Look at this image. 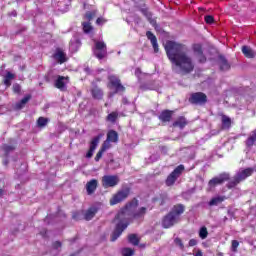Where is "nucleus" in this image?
Wrapping results in <instances>:
<instances>
[{
    "instance_id": "f257e3e1",
    "label": "nucleus",
    "mask_w": 256,
    "mask_h": 256,
    "mask_svg": "<svg viewBox=\"0 0 256 256\" xmlns=\"http://www.w3.org/2000/svg\"><path fill=\"white\" fill-rule=\"evenodd\" d=\"M137 207H139V200L137 198H133L120 209L114 218V221H118V223L111 234L110 241H117V239L123 235V231L129 227V223H131V221L145 219V215H147V208L140 207L135 211Z\"/></svg>"
},
{
    "instance_id": "f03ea898",
    "label": "nucleus",
    "mask_w": 256,
    "mask_h": 256,
    "mask_svg": "<svg viewBox=\"0 0 256 256\" xmlns=\"http://www.w3.org/2000/svg\"><path fill=\"white\" fill-rule=\"evenodd\" d=\"M164 49L171 64L178 67L182 75H189L195 71V63L193 58L185 53V45L168 40Z\"/></svg>"
},
{
    "instance_id": "7ed1b4c3",
    "label": "nucleus",
    "mask_w": 256,
    "mask_h": 256,
    "mask_svg": "<svg viewBox=\"0 0 256 256\" xmlns=\"http://www.w3.org/2000/svg\"><path fill=\"white\" fill-rule=\"evenodd\" d=\"M185 213V205L176 204L172 209L162 218L163 229H171L181 221V216Z\"/></svg>"
},
{
    "instance_id": "20e7f679",
    "label": "nucleus",
    "mask_w": 256,
    "mask_h": 256,
    "mask_svg": "<svg viewBox=\"0 0 256 256\" xmlns=\"http://www.w3.org/2000/svg\"><path fill=\"white\" fill-rule=\"evenodd\" d=\"M129 195H131V188L129 187L122 188L112 195V197L109 200V203L111 206L119 205V203H123V201H127V199L129 198Z\"/></svg>"
},
{
    "instance_id": "39448f33",
    "label": "nucleus",
    "mask_w": 256,
    "mask_h": 256,
    "mask_svg": "<svg viewBox=\"0 0 256 256\" xmlns=\"http://www.w3.org/2000/svg\"><path fill=\"white\" fill-rule=\"evenodd\" d=\"M188 101L191 105L205 107V105H207L209 101V98L207 97V94H205L204 92H194L190 94Z\"/></svg>"
},
{
    "instance_id": "423d86ee",
    "label": "nucleus",
    "mask_w": 256,
    "mask_h": 256,
    "mask_svg": "<svg viewBox=\"0 0 256 256\" xmlns=\"http://www.w3.org/2000/svg\"><path fill=\"white\" fill-rule=\"evenodd\" d=\"M108 89H114V93H125V86L121 83V79L116 75L108 76Z\"/></svg>"
},
{
    "instance_id": "0eeeda50",
    "label": "nucleus",
    "mask_w": 256,
    "mask_h": 256,
    "mask_svg": "<svg viewBox=\"0 0 256 256\" xmlns=\"http://www.w3.org/2000/svg\"><path fill=\"white\" fill-rule=\"evenodd\" d=\"M185 171V166L183 164L178 165L166 178L165 184L167 187H173L178 177H181Z\"/></svg>"
},
{
    "instance_id": "6e6552de",
    "label": "nucleus",
    "mask_w": 256,
    "mask_h": 256,
    "mask_svg": "<svg viewBox=\"0 0 256 256\" xmlns=\"http://www.w3.org/2000/svg\"><path fill=\"white\" fill-rule=\"evenodd\" d=\"M94 57L101 61L107 57V44L103 41H96L93 48Z\"/></svg>"
},
{
    "instance_id": "1a4fd4ad",
    "label": "nucleus",
    "mask_w": 256,
    "mask_h": 256,
    "mask_svg": "<svg viewBox=\"0 0 256 256\" xmlns=\"http://www.w3.org/2000/svg\"><path fill=\"white\" fill-rule=\"evenodd\" d=\"M231 179V176L229 173L223 172L219 174L218 176L213 177L208 181V187L210 189H215L217 185H223V183L229 181Z\"/></svg>"
},
{
    "instance_id": "9d476101",
    "label": "nucleus",
    "mask_w": 256,
    "mask_h": 256,
    "mask_svg": "<svg viewBox=\"0 0 256 256\" xmlns=\"http://www.w3.org/2000/svg\"><path fill=\"white\" fill-rule=\"evenodd\" d=\"M120 181L121 179H119V176L117 175H104L102 177V187H104V189H109V187H117Z\"/></svg>"
},
{
    "instance_id": "9b49d317",
    "label": "nucleus",
    "mask_w": 256,
    "mask_h": 256,
    "mask_svg": "<svg viewBox=\"0 0 256 256\" xmlns=\"http://www.w3.org/2000/svg\"><path fill=\"white\" fill-rule=\"evenodd\" d=\"M192 49L198 59V63H207V56L203 53V46L201 44H194Z\"/></svg>"
},
{
    "instance_id": "f8f14e48",
    "label": "nucleus",
    "mask_w": 256,
    "mask_h": 256,
    "mask_svg": "<svg viewBox=\"0 0 256 256\" xmlns=\"http://www.w3.org/2000/svg\"><path fill=\"white\" fill-rule=\"evenodd\" d=\"M99 141H101V135H98L92 138L90 142V148L86 153V159H91V157H93V153H95V149H97V147L99 146Z\"/></svg>"
},
{
    "instance_id": "ddd939ff",
    "label": "nucleus",
    "mask_w": 256,
    "mask_h": 256,
    "mask_svg": "<svg viewBox=\"0 0 256 256\" xmlns=\"http://www.w3.org/2000/svg\"><path fill=\"white\" fill-rule=\"evenodd\" d=\"M175 114V111L173 110H163L160 115L158 116L159 121L161 123H171V120L173 119V115Z\"/></svg>"
},
{
    "instance_id": "4468645a",
    "label": "nucleus",
    "mask_w": 256,
    "mask_h": 256,
    "mask_svg": "<svg viewBox=\"0 0 256 256\" xmlns=\"http://www.w3.org/2000/svg\"><path fill=\"white\" fill-rule=\"evenodd\" d=\"M90 93L92 97L98 101H101V99H103V96L105 95V93L103 92V89H101V87H99L95 83H92V88L90 89Z\"/></svg>"
},
{
    "instance_id": "2eb2a0df",
    "label": "nucleus",
    "mask_w": 256,
    "mask_h": 256,
    "mask_svg": "<svg viewBox=\"0 0 256 256\" xmlns=\"http://www.w3.org/2000/svg\"><path fill=\"white\" fill-rule=\"evenodd\" d=\"M52 57L60 65H63V63H66L67 61V54H65V52L61 48H57Z\"/></svg>"
},
{
    "instance_id": "dca6fc26",
    "label": "nucleus",
    "mask_w": 256,
    "mask_h": 256,
    "mask_svg": "<svg viewBox=\"0 0 256 256\" xmlns=\"http://www.w3.org/2000/svg\"><path fill=\"white\" fill-rule=\"evenodd\" d=\"M65 81L69 82V76H58V78L55 80L54 86L60 91H65L67 85V82Z\"/></svg>"
},
{
    "instance_id": "f3484780",
    "label": "nucleus",
    "mask_w": 256,
    "mask_h": 256,
    "mask_svg": "<svg viewBox=\"0 0 256 256\" xmlns=\"http://www.w3.org/2000/svg\"><path fill=\"white\" fill-rule=\"evenodd\" d=\"M3 151H4V157H5V159L3 160V165H5L7 167V165H9V155H11V153H13V151H15V146L5 144L3 146Z\"/></svg>"
},
{
    "instance_id": "a211bd4d",
    "label": "nucleus",
    "mask_w": 256,
    "mask_h": 256,
    "mask_svg": "<svg viewBox=\"0 0 256 256\" xmlns=\"http://www.w3.org/2000/svg\"><path fill=\"white\" fill-rule=\"evenodd\" d=\"M189 125V121L185 116H179L173 123L172 127L183 129L184 127H187Z\"/></svg>"
},
{
    "instance_id": "6ab92c4d",
    "label": "nucleus",
    "mask_w": 256,
    "mask_h": 256,
    "mask_svg": "<svg viewBox=\"0 0 256 256\" xmlns=\"http://www.w3.org/2000/svg\"><path fill=\"white\" fill-rule=\"evenodd\" d=\"M146 37L151 42L152 47L154 49V53H159V44L157 43V36H155V34H153V32L147 31Z\"/></svg>"
},
{
    "instance_id": "aec40b11",
    "label": "nucleus",
    "mask_w": 256,
    "mask_h": 256,
    "mask_svg": "<svg viewBox=\"0 0 256 256\" xmlns=\"http://www.w3.org/2000/svg\"><path fill=\"white\" fill-rule=\"evenodd\" d=\"M98 185H99V182L97 181V179H92L88 181L86 184L87 195H93V193L97 191Z\"/></svg>"
},
{
    "instance_id": "412c9836",
    "label": "nucleus",
    "mask_w": 256,
    "mask_h": 256,
    "mask_svg": "<svg viewBox=\"0 0 256 256\" xmlns=\"http://www.w3.org/2000/svg\"><path fill=\"white\" fill-rule=\"evenodd\" d=\"M218 59L221 71H229L231 69V64H229V61H227V58H225V56L220 55Z\"/></svg>"
},
{
    "instance_id": "4be33fe9",
    "label": "nucleus",
    "mask_w": 256,
    "mask_h": 256,
    "mask_svg": "<svg viewBox=\"0 0 256 256\" xmlns=\"http://www.w3.org/2000/svg\"><path fill=\"white\" fill-rule=\"evenodd\" d=\"M106 140L110 143H117L119 141V133L115 130L108 131Z\"/></svg>"
},
{
    "instance_id": "5701e85b",
    "label": "nucleus",
    "mask_w": 256,
    "mask_h": 256,
    "mask_svg": "<svg viewBox=\"0 0 256 256\" xmlns=\"http://www.w3.org/2000/svg\"><path fill=\"white\" fill-rule=\"evenodd\" d=\"M97 211H99L96 207L88 208V211L84 213L85 221H91L95 215H97Z\"/></svg>"
},
{
    "instance_id": "b1692460",
    "label": "nucleus",
    "mask_w": 256,
    "mask_h": 256,
    "mask_svg": "<svg viewBox=\"0 0 256 256\" xmlns=\"http://www.w3.org/2000/svg\"><path fill=\"white\" fill-rule=\"evenodd\" d=\"M222 121V129H231V118L225 114H220Z\"/></svg>"
},
{
    "instance_id": "393cba45",
    "label": "nucleus",
    "mask_w": 256,
    "mask_h": 256,
    "mask_svg": "<svg viewBox=\"0 0 256 256\" xmlns=\"http://www.w3.org/2000/svg\"><path fill=\"white\" fill-rule=\"evenodd\" d=\"M242 53L247 59H253L255 57V52L249 46H242Z\"/></svg>"
},
{
    "instance_id": "a878e982",
    "label": "nucleus",
    "mask_w": 256,
    "mask_h": 256,
    "mask_svg": "<svg viewBox=\"0 0 256 256\" xmlns=\"http://www.w3.org/2000/svg\"><path fill=\"white\" fill-rule=\"evenodd\" d=\"M225 199H226L225 196L214 197L209 201L208 205H209V207H215V206L219 205L220 203H223V201H225Z\"/></svg>"
},
{
    "instance_id": "bb28decb",
    "label": "nucleus",
    "mask_w": 256,
    "mask_h": 256,
    "mask_svg": "<svg viewBox=\"0 0 256 256\" xmlns=\"http://www.w3.org/2000/svg\"><path fill=\"white\" fill-rule=\"evenodd\" d=\"M82 30L85 35H89L90 33H93V25H91V22H82Z\"/></svg>"
},
{
    "instance_id": "cd10ccee",
    "label": "nucleus",
    "mask_w": 256,
    "mask_h": 256,
    "mask_svg": "<svg viewBox=\"0 0 256 256\" xmlns=\"http://www.w3.org/2000/svg\"><path fill=\"white\" fill-rule=\"evenodd\" d=\"M97 16V10L87 11L84 14V19L87 21V23H91L93 19Z\"/></svg>"
},
{
    "instance_id": "c85d7f7f",
    "label": "nucleus",
    "mask_w": 256,
    "mask_h": 256,
    "mask_svg": "<svg viewBox=\"0 0 256 256\" xmlns=\"http://www.w3.org/2000/svg\"><path fill=\"white\" fill-rule=\"evenodd\" d=\"M13 79H15V74L7 72V74L4 76V85L9 88Z\"/></svg>"
},
{
    "instance_id": "c756f323",
    "label": "nucleus",
    "mask_w": 256,
    "mask_h": 256,
    "mask_svg": "<svg viewBox=\"0 0 256 256\" xmlns=\"http://www.w3.org/2000/svg\"><path fill=\"white\" fill-rule=\"evenodd\" d=\"M117 119H119V112L117 111L111 112L106 117V121H108V123H116Z\"/></svg>"
},
{
    "instance_id": "7c9ffc66",
    "label": "nucleus",
    "mask_w": 256,
    "mask_h": 256,
    "mask_svg": "<svg viewBox=\"0 0 256 256\" xmlns=\"http://www.w3.org/2000/svg\"><path fill=\"white\" fill-rule=\"evenodd\" d=\"M256 143V129L252 131V134L247 138L246 145L247 147H253Z\"/></svg>"
},
{
    "instance_id": "2f4dec72",
    "label": "nucleus",
    "mask_w": 256,
    "mask_h": 256,
    "mask_svg": "<svg viewBox=\"0 0 256 256\" xmlns=\"http://www.w3.org/2000/svg\"><path fill=\"white\" fill-rule=\"evenodd\" d=\"M30 100L31 95H27L24 98H22L21 101L16 104L17 109H23V107H25V105H27V103H29Z\"/></svg>"
},
{
    "instance_id": "473e14b6",
    "label": "nucleus",
    "mask_w": 256,
    "mask_h": 256,
    "mask_svg": "<svg viewBox=\"0 0 256 256\" xmlns=\"http://www.w3.org/2000/svg\"><path fill=\"white\" fill-rule=\"evenodd\" d=\"M154 201H158L159 205L163 207V205L169 201V197L167 194H161L158 198H154Z\"/></svg>"
},
{
    "instance_id": "72a5a7b5",
    "label": "nucleus",
    "mask_w": 256,
    "mask_h": 256,
    "mask_svg": "<svg viewBox=\"0 0 256 256\" xmlns=\"http://www.w3.org/2000/svg\"><path fill=\"white\" fill-rule=\"evenodd\" d=\"M140 13H142V15H144V17H146V19L150 22L153 19V13L149 11V8H141Z\"/></svg>"
},
{
    "instance_id": "f704fd0d",
    "label": "nucleus",
    "mask_w": 256,
    "mask_h": 256,
    "mask_svg": "<svg viewBox=\"0 0 256 256\" xmlns=\"http://www.w3.org/2000/svg\"><path fill=\"white\" fill-rule=\"evenodd\" d=\"M239 183H241V182L238 180L237 176H234L233 180H230L227 183L226 187H227V189H235V186L239 185Z\"/></svg>"
},
{
    "instance_id": "c9c22d12",
    "label": "nucleus",
    "mask_w": 256,
    "mask_h": 256,
    "mask_svg": "<svg viewBox=\"0 0 256 256\" xmlns=\"http://www.w3.org/2000/svg\"><path fill=\"white\" fill-rule=\"evenodd\" d=\"M128 241L134 246L139 245V237H137V234H130L128 235Z\"/></svg>"
},
{
    "instance_id": "e433bc0d",
    "label": "nucleus",
    "mask_w": 256,
    "mask_h": 256,
    "mask_svg": "<svg viewBox=\"0 0 256 256\" xmlns=\"http://www.w3.org/2000/svg\"><path fill=\"white\" fill-rule=\"evenodd\" d=\"M47 123H49V119L45 117H39L37 119L38 127H47Z\"/></svg>"
},
{
    "instance_id": "4c0bfd02",
    "label": "nucleus",
    "mask_w": 256,
    "mask_h": 256,
    "mask_svg": "<svg viewBox=\"0 0 256 256\" xmlns=\"http://www.w3.org/2000/svg\"><path fill=\"white\" fill-rule=\"evenodd\" d=\"M83 215H84L83 211L73 212L72 219H74V221H82Z\"/></svg>"
},
{
    "instance_id": "58836bf2",
    "label": "nucleus",
    "mask_w": 256,
    "mask_h": 256,
    "mask_svg": "<svg viewBox=\"0 0 256 256\" xmlns=\"http://www.w3.org/2000/svg\"><path fill=\"white\" fill-rule=\"evenodd\" d=\"M208 235H209V231H207V227L205 226L201 227L199 230L200 239H205L206 237H208Z\"/></svg>"
},
{
    "instance_id": "ea45409f",
    "label": "nucleus",
    "mask_w": 256,
    "mask_h": 256,
    "mask_svg": "<svg viewBox=\"0 0 256 256\" xmlns=\"http://www.w3.org/2000/svg\"><path fill=\"white\" fill-rule=\"evenodd\" d=\"M135 255V250L131 248H123L122 249V256H134Z\"/></svg>"
},
{
    "instance_id": "a19ab883",
    "label": "nucleus",
    "mask_w": 256,
    "mask_h": 256,
    "mask_svg": "<svg viewBox=\"0 0 256 256\" xmlns=\"http://www.w3.org/2000/svg\"><path fill=\"white\" fill-rule=\"evenodd\" d=\"M111 149V142H109V140H105L102 145L100 150L103 151L105 153V151Z\"/></svg>"
},
{
    "instance_id": "79ce46f5",
    "label": "nucleus",
    "mask_w": 256,
    "mask_h": 256,
    "mask_svg": "<svg viewBox=\"0 0 256 256\" xmlns=\"http://www.w3.org/2000/svg\"><path fill=\"white\" fill-rule=\"evenodd\" d=\"M204 21L207 25H213V23H215V18L211 15H207L205 16Z\"/></svg>"
},
{
    "instance_id": "37998d69",
    "label": "nucleus",
    "mask_w": 256,
    "mask_h": 256,
    "mask_svg": "<svg viewBox=\"0 0 256 256\" xmlns=\"http://www.w3.org/2000/svg\"><path fill=\"white\" fill-rule=\"evenodd\" d=\"M175 245H177L180 249H185V245L183 244V240L181 238L177 237L174 239Z\"/></svg>"
},
{
    "instance_id": "c03bdc74",
    "label": "nucleus",
    "mask_w": 256,
    "mask_h": 256,
    "mask_svg": "<svg viewBox=\"0 0 256 256\" xmlns=\"http://www.w3.org/2000/svg\"><path fill=\"white\" fill-rule=\"evenodd\" d=\"M255 169L253 168H246L244 170H242V173L246 176V177H251V175H253Z\"/></svg>"
},
{
    "instance_id": "a18cd8bd",
    "label": "nucleus",
    "mask_w": 256,
    "mask_h": 256,
    "mask_svg": "<svg viewBox=\"0 0 256 256\" xmlns=\"http://www.w3.org/2000/svg\"><path fill=\"white\" fill-rule=\"evenodd\" d=\"M238 247H239V241L232 240L231 251H233V253H237Z\"/></svg>"
},
{
    "instance_id": "49530a36",
    "label": "nucleus",
    "mask_w": 256,
    "mask_h": 256,
    "mask_svg": "<svg viewBox=\"0 0 256 256\" xmlns=\"http://www.w3.org/2000/svg\"><path fill=\"white\" fill-rule=\"evenodd\" d=\"M12 91L13 93H16L17 95H19V93H21V85L17 83L13 84Z\"/></svg>"
},
{
    "instance_id": "de8ad7c7",
    "label": "nucleus",
    "mask_w": 256,
    "mask_h": 256,
    "mask_svg": "<svg viewBox=\"0 0 256 256\" xmlns=\"http://www.w3.org/2000/svg\"><path fill=\"white\" fill-rule=\"evenodd\" d=\"M103 150H99L94 158V161H96V163H99V161H101V158L103 157Z\"/></svg>"
},
{
    "instance_id": "09e8293b",
    "label": "nucleus",
    "mask_w": 256,
    "mask_h": 256,
    "mask_svg": "<svg viewBox=\"0 0 256 256\" xmlns=\"http://www.w3.org/2000/svg\"><path fill=\"white\" fill-rule=\"evenodd\" d=\"M236 178H238V181L241 183V181H245V179H247V177L245 176V174L241 171L240 173L235 175Z\"/></svg>"
},
{
    "instance_id": "8fccbe9b",
    "label": "nucleus",
    "mask_w": 256,
    "mask_h": 256,
    "mask_svg": "<svg viewBox=\"0 0 256 256\" xmlns=\"http://www.w3.org/2000/svg\"><path fill=\"white\" fill-rule=\"evenodd\" d=\"M104 23H107V19H105L103 17H98L96 19V25H104Z\"/></svg>"
},
{
    "instance_id": "3c124183",
    "label": "nucleus",
    "mask_w": 256,
    "mask_h": 256,
    "mask_svg": "<svg viewBox=\"0 0 256 256\" xmlns=\"http://www.w3.org/2000/svg\"><path fill=\"white\" fill-rule=\"evenodd\" d=\"M61 246H62V244H61L60 241H55V242L52 244L53 249H60Z\"/></svg>"
},
{
    "instance_id": "603ef678",
    "label": "nucleus",
    "mask_w": 256,
    "mask_h": 256,
    "mask_svg": "<svg viewBox=\"0 0 256 256\" xmlns=\"http://www.w3.org/2000/svg\"><path fill=\"white\" fill-rule=\"evenodd\" d=\"M189 247H195L197 245V240L196 239H190L188 242Z\"/></svg>"
},
{
    "instance_id": "864d4df0",
    "label": "nucleus",
    "mask_w": 256,
    "mask_h": 256,
    "mask_svg": "<svg viewBox=\"0 0 256 256\" xmlns=\"http://www.w3.org/2000/svg\"><path fill=\"white\" fill-rule=\"evenodd\" d=\"M194 256H203V251L197 250V252L194 254Z\"/></svg>"
},
{
    "instance_id": "5fc2aeb1",
    "label": "nucleus",
    "mask_w": 256,
    "mask_h": 256,
    "mask_svg": "<svg viewBox=\"0 0 256 256\" xmlns=\"http://www.w3.org/2000/svg\"><path fill=\"white\" fill-rule=\"evenodd\" d=\"M96 81H101V79L98 78V79H96Z\"/></svg>"
},
{
    "instance_id": "6e6d98bb",
    "label": "nucleus",
    "mask_w": 256,
    "mask_h": 256,
    "mask_svg": "<svg viewBox=\"0 0 256 256\" xmlns=\"http://www.w3.org/2000/svg\"><path fill=\"white\" fill-rule=\"evenodd\" d=\"M224 221H227V217L224 218Z\"/></svg>"
}]
</instances>
